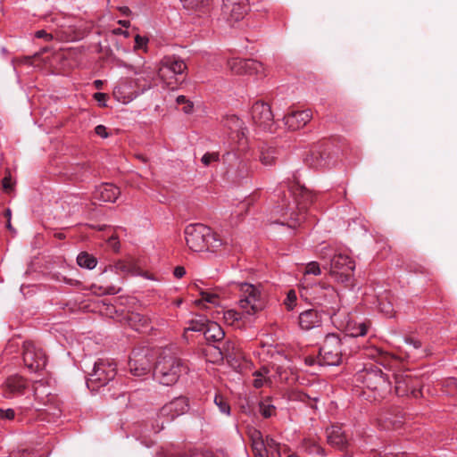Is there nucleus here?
<instances>
[{
    "label": "nucleus",
    "instance_id": "30",
    "mask_svg": "<svg viewBox=\"0 0 457 457\" xmlns=\"http://www.w3.org/2000/svg\"><path fill=\"white\" fill-rule=\"evenodd\" d=\"M306 162L312 168L320 169L328 165V155L320 151H312L306 158Z\"/></svg>",
    "mask_w": 457,
    "mask_h": 457
},
{
    "label": "nucleus",
    "instance_id": "58",
    "mask_svg": "<svg viewBox=\"0 0 457 457\" xmlns=\"http://www.w3.org/2000/svg\"><path fill=\"white\" fill-rule=\"evenodd\" d=\"M174 457H201L196 452L189 451L184 453H178Z\"/></svg>",
    "mask_w": 457,
    "mask_h": 457
},
{
    "label": "nucleus",
    "instance_id": "21",
    "mask_svg": "<svg viewBox=\"0 0 457 457\" xmlns=\"http://www.w3.org/2000/svg\"><path fill=\"white\" fill-rule=\"evenodd\" d=\"M120 195V190L112 183H103L96 187L94 198L101 202L113 203Z\"/></svg>",
    "mask_w": 457,
    "mask_h": 457
},
{
    "label": "nucleus",
    "instance_id": "52",
    "mask_svg": "<svg viewBox=\"0 0 457 457\" xmlns=\"http://www.w3.org/2000/svg\"><path fill=\"white\" fill-rule=\"evenodd\" d=\"M95 132L97 136L101 137L102 138H106L109 136L108 132H107V129L104 125H97L95 128Z\"/></svg>",
    "mask_w": 457,
    "mask_h": 457
},
{
    "label": "nucleus",
    "instance_id": "19",
    "mask_svg": "<svg viewBox=\"0 0 457 457\" xmlns=\"http://www.w3.org/2000/svg\"><path fill=\"white\" fill-rule=\"evenodd\" d=\"M312 118L310 109L302 111H291L284 116V123L290 130H297L303 128Z\"/></svg>",
    "mask_w": 457,
    "mask_h": 457
},
{
    "label": "nucleus",
    "instance_id": "27",
    "mask_svg": "<svg viewBox=\"0 0 457 457\" xmlns=\"http://www.w3.org/2000/svg\"><path fill=\"white\" fill-rule=\"evenodd\" d=\"M126 322L131 328L139 332H145L151 328L150 319L139 312L128 313Z\"/></svg>",
    "mask_w": 457,
    "mask_h": 457
},
{
    "label": "nucleus",
    "instance_id": "41",
    "mask_svg": "<svg viewBox=\"0 0 457 457\" xmlns=\"http://www.w3.org/2000/svg\"><path fill=\"white\" fill-rule=\"evenodd\" d=\"M243 122L236 116H230L227 119L225 126L231 131H238L242 129Z\"/></svg>",
    "mask_w": 457,
    "mask_h": 457
},
{
    "label": "nucleus",
    "instance_id": "8",
    "mask_svg": "<svg viewBox=\"0 0 457 457\" xmlns=\"http://www.w3.org/2000/svg\"><path fill=\"white\" fill-rule=\"evenodd\" d=\"M252 448L255 457H280L279 445L270 436L265 438L259 430L250 433Z\"/></svg>",
    "mask_w": 457,
    "mask_h": 457
},
{
    "label": "nucleus",
    "instance_id": "12",
    "mask_svg": "<svg viewBox=\"0 0 457 457\" xmlns=\"http://www.w3.org/2000/svg\"><path fill=\"white\" fill-rule=\"evenodd\" d=\"M23 361L30 371L36 372L46 366V356L33 343L26 342L23 345Z\"/></svg>",
    "mask_w": 457,
    "mask_h": 457
},
{
    "label": "nucleus",
    "instance_id": "1",
    "mask_svg": "<svg viewBox=\"0 0 457 457\" xmlns=\"http://www.w3.org/2000/svg\"><path fill=\"white\" fill-rule=\"evenodd\" d=\"M184 234L187 245L194 252H214L232 241L229 237L220 236L201 223L187 225Z\"/></svg>",
    "mask_w": 457,
    "mask_h": 457
},
{
    "label": "nucleus",
    "instance_id": "43",
    "mask_svg": "<svg viewBox=\"0 0 457 457\" xmlns=\"http://www.w3.org/2000/svg\"><path fill=\"white\" fill-rule=\"evenodd\" d=\"M184 7L187 9H196L204 4H207L209 0H180Z\"/></svg>",
    "mask_w": 457,
    "mask_h": 457
},
{
    "label": "nucleus",
    "instance_id": "24",
    "mask_svg": "<svg viewBox=\"0 0 457 457\" xmlns=\"http://www.w3.org/2000/svg\"><path fill=\"white\" fill-rule=\"evenodd\" d=\"M109 269L123 276H136L139 274V268L136 261L131 257L117 261L113 265H111Z\"/></svg>",
    "mask_w": 457,
    "mask_h": 457
},
{
    "label": "nucleus",
    "instance_id": "46",
    "mask_svg": "<svg viewBox=\"0 0 457 457\" xmlns=\"http://www.w3.org/2000/svg\"><path fill=\"white\" fill-rule=\"evenodd\" d=\"M295 301H296V295H295V292L294 290H290L288 293H287V299L285 301V304L287 308V310H293L295 305Z\"/></svg>",
    "mask_w": 457,
    "mask_h": 457
},
{
    "label": "nucleus",
    "instance_id": "23",
    "mask_svg": "<svg viewBox=\"0 0 457 457\" xmlns=\"http://www.w3.org/2000/svg\"><path fill=\"white\" fill-rule=\"evenodd\" d=\"M223 320L227 325L236 328H240L245 327L246 324L251 323L253 320V318L247 317L245 312L241 313L234 309H229L223 312Z\"/></svg>",
    "mask_w": 457,
    "mask_h": 457
},
{
    "label": "nucleus",
    "instance_id": "2",
    "mask_svg": "<svg viewBox=\"0 0 457 457\" xmlns=\"http://www.w3.org/2000/svg\"><path fill=\"white\" fill-rule=\"evenodd\" d=\"M188 371L187 363L170 348H165L160 353L155 363L154 378L160 384L170 386L175 385Z\"/></svg>",
    "mask_w": 457,
    "mask_h": 457
},
{
    "label": "nucleus",
    "instance_id": "39",
    "mask_svg": "<svg viewBox=\"0 0 457 457\" xmlns=\"http://www.w3.org/2000/svg\"><path fill=\"white\" fill-rule=\"evenodd\" d=\"M213 402L222 414H225L227 416L230 415V405L223 395H216L214 396Z\"/></svg>",
    "mask_w": 457,
    "mask_h": 457
},
{
    "label": "nucleus",
    "instance_id": "7",
    "mask_svg": "<svg viewBox=\"0 0 457 457\" xmlns=\"http://www.w3.org/2000/svg\"><path fill=\"white\" fill-rule=\"evenodd\" d=\"M187 70L185 62L177 56H165L161 61L158 76L161 80L170 88L178 83L177 76L183 74Z\"/></svg>",
    "mask_w": 457,
    "mask_h": 457
},
{
    "label": "nucleus",
    "instance_id": "10",
    "mask_svg": "<svg viewBox=\"0 0 457 457\" xmlns=\"http://www.w3.org/2000/svg\"><path fill=\"white\" fill-rule=\"evenodd\" d=\"M354 268V261L345 253H336L330 261V274L342 282L349 279Z\"/></svg>",
    "mask_w": 457,
    "mask_h": 457
},
{
    "label": "nucleus",
    "instance_id": "16",
    "mask_svg": "<svg viewBox=\"0 0 457 457\" xmlns=\"http://www.w3.org/2000/svg\"><path fill=\"white\" fill-rule=\"evenodd\" d=\"M23 59L26 63L48 70L52 73L55 72L57 59L54 52L47 47L43 48L41 52L33 56H25Z\"/></svg>",
    "mask_w": 457,
    "mask_h": 457
},
{
    "label": "nucleus",
    "instance_id": "29",
    "mask_svg": "<svg viewBox=\"0 0 457 457\" xmlns=\"http://www.w3.org/2000/svg\"><path fill=\"white\" fill-rule=\"evenodd\" d=\"M278 151L276 147L262 145L260 147L259 161L266 167L273 166L278 159Z\"/></svg>",
    "mask_w": 457,
    "mask_h": 457
},
{
    "label": "nucleus",
    "instance_id": "26",
    "mask_svg": "<svg viewBox=\"0 0 457 457\" xmlns=\"http://www.w3.org/2000/svg\"><path fill=\"white\" fill-rule=\"evenodd\" d=\"M395 394L398 396L408 395L409 394L412 395L414 397H418L420 394V391H417L413 386V380L408 376H396L395 378Z\"/></svg>",
    "mask_w": 457,
    "mask_h": 457
},
{
    "label": "nucleus",
    "instance_id": "11",
    "mask_svg": "<svg viewBox=\"0 0 457 457\" xmlns=\"http://www.w3.org/2000/svg\"><path fill=\"white\" fill-rule=\"evenodd\" d=\"M299 193L293 192L295 195V200L296 204V207L298 209V212L295 211H291L289 213V220H291V224L289 227H296L300 225V223L305 220V211L307 205L312 202L313 195L312 194L303 187H299Z\"/></svg>",
    "mask_w": 457,
    "mask_h": 457
},
{
    "label": "nucleus",
    "instance_id": "18",
    "mask_svg": "<svg viewBox=\"0 0 457 457\" xmlns=\"http://www.w3.org/2000/svg\"><path fill=\"white\" fill-rule=\"evenodd\" d=\"M189 410L188 399L184 396L174 398L166 403L160 411L162 417H167L170 420L185 414Z\"/></svg>",
    "mask_w": 457,
    "mask_h": 457
},
{
    "label": "nucleus",
    "instance_id": "57",
    "mask_svg": "<svg viewBox=\"0 0 457 457\" xmlns=\"http://www.w3.org/2000/svg\"><path fill=\"white\" fill-rule=\"evenodd\" d=\"M276 212H282V215H287V212L291 210L288 205H287L286 204H283L282 205H278L276 207Z\"/></svg>",
    "mask_w": 457,
    "mask_h": 457
},
{
    "label": "nucleus",
    "instance_id": "42",
    "mask_svg": "<svg viewBox=\"0 0 457 457\" xmlns=\"http://www.w3.org/2000/svg\"><path fill=\"white\" fill-rule=\"evenodd\" d=\"M303 273L304 275L319 276L321 273L319 263L317 262H311L307 263Z\"/></svg>",
    "mask_w": 457,
    "mask_h": 457
},
{
    "label": "nucleus",
    "instance_id": "53",
    "mask_svg": "<svg viewBox=\"0 0 457 457\" xmlns=\"http://www.w3.org/2000/svg\"><path fill=\"white\" fill-rule=\"evenodd\" d=\"M94 99L99 103L101 106H106L107 95L104 93H95Z\"/></svg>",
    "mask_w": 457,
    "mask_h": 457
},
{
    "label": "nucleus",
    "instance_id": "59",
    "mask_svg": "<svg viewBox=\"0 0 457 457\" xmlns=\"http://www.w3.org/2000/svg\"><path fill=\"white\" fill-rule=\"evenodd\" d=\"M36 37L38 38L46 37V39H52L53 36L51 34L46 33L45 30H38L36 32Z\"/></svg>",
    "mask_w": 457,
    "mask_h": 457
},
{
    "label": "nucleus",
    "instance_id": "35",
    "mask_svg": "<svg viewBox=\"0 0 457 457\" xmlns=\"http://www.w3.org/2000/svg\"><path fill=\"white\" fill-rule=\"evenodd\" d=\"M135 74L139 76L138 78L134 79V82H137V84H136L137 89H139L141 92H144L151 87L153 80V75L151 72L143 71H135Z\"/></svg>",
    "mask_w": 457,
    "mask_h": 457
},
{
    "label": "nucleus",
    "instance_id": "56",
    "mask_svg": "<svg viewBox=\"0 0 457 457\" xmlns=\"http://www.w3.org/2000/svg\"><path fill=\"white\" fill-rule=\"evenodd\" d=\"M2 183H3V187L4 188L5 191L12 190V186L10 178H7V177L4 178Z\"/></svg>",
    "mask_w": 457,
    "mask_h": 457
},
{
    "label": "nucleus",
    "instance_id": "15",
    "mask_svg": "<svg viewBox=\"0 0 457 457\" xmlns=\"http://www.w3.org/2000/svg\"><path fill=\"white\" fill-rule=\"evenodd\" d=\"M248 9V0H223L222 12L229 22L244 19Z\"/></svg>",
    "mask_w": 457,
    "mask_h": 457
},
{
    "label": "nucleus",
    "instance_id": "44",
    "mask_svg": "<svg viewBox=\"0 0 457 457\" xmlns=\"http://www.w3.org/2000/svg\"><path fill=\"white\" fill-rule=\"evenodd\" d=\"M219 161L218 153H206L203 155L201 162L204 166H209L212 162Z\"/></svg>",
    "mask_w": 457,
    "mask_h": 457
},
{
    "label": "nucleus",
    "instance_id": "62",
    "mask_svg": "<svg viewBox=\"0 0 457 457\" xmlns=\"http://www.w3.org/2000/svg\"><path fill=\"white\" fill-rule=\"evenodd\" d=\"M42 385H43V383H42L41 380L35 381L33 386H34V392H35L36 395H37V393H38L39 386H42Z\"/></svg>",
    "mask_w": 457,
    "mask_h": 457
},
{
    "label": "nucleus",
    "instance_id": "64",
    "mask_svg": "<svg viewBox=\"0 0 457 457\" xmlns=\"http://www.w3.org/2000/svg\"><path fill=\"white\" fill-rule=\"evenodd\" d=\"M391 425H392V427H395V424H393L391 421H390V424H387V419H386L385 424L381 425V427L384 429H389Z\"/></svg>",
    "mask_w": 457,
    "mask_h": 457
},
{
    "label": "nucleus",
    "instance_id": "4",
    "mask_svg": "<svg viewBox=\"0 0 457 457\" xmlns=\"http://www.w3.org/2000/svg\"><path fill=\"white\" fill-rule=\"evenodd\" d=\"M357 380H361L367 388L377 392L378 397L385 398L391 393L388 378L377 367L365 368L358 373Z\"/></svg>",
    "mask_w": 457,
    "mask_h": 457
},
{
    "label": "nucleus",
    "instance_id": "50",
    "mask_svg": "<svg viewBox=\"0 0 457 457\" xmlns=\"http://www.w3.org/2000/svg\"><path fill=\"white\" fill-rule=\"evenodd\" d=\"M379 309L382 312L385 313L386 317H392L394 314V308L391 303H379Z\"/></svg>",
    "mask_w": 457,
    "mask_h": 457
},
{
    "label": "nucleus",
    "instance_id": "28",
    "mask_svg": "<svg viewBox=\"0 0 457 457\" xmlns=\"http://www.w3.org/2000/svg\"><path fill=\"white\" fill-rule=\"evenodd\" d=\"M27 387L26 380L20 376H12L5 382V395L12 397L23 394Z\"/></svg>",
    "mask_w": 457,
    "mask_h": 457
},
{
    "label": "nucleus",
    "instance_id": "22",
    "mask_svg": "<svg viewBox=\"0 0 457 457\" xmlns=\"http://www.w3.org/2000/svg\"><path fill=\"white\" fill-rule=\"evenodd\" d=\"M327 440L328 443L339 450H344L348 445V439L342 428L337 425H333L327 428Z\"/></svg>",
    "mask_w": 457,
    "mask_h": 457
},
{
    "label": "nucleus",
    "instance_id": "45",
    "mask_svg": "<svg viewBox=\"0 0 457 457\" xmlns=\"http://www.w3.org/2000/svg\"><path fill=\"white\" fill-rule=\"evenodd\" d=\"M148 38L146 37H142L140 35H136L135 37V49H145L146 50Z\"/></svg>",
    "mask_w": 457,
    "mask_h": 457
},
{
    "label": "nucleus",
    "instance_id": "6",
    "mask_svg": "<svg viewBox=\"0 0 457 457\" xmlns=\"http://www.w3.org/2000/svg\"><path fill=\"white\" fill-rule=\"evenodd\" d=\"M115 376V364L104 360H99L95 362L92 371L88 374L87 386L92 391L97 390L101 386H106Z\"/></svg>",
    "mask_w": 457,
    "mask_h": 457
},
{
    "label": "nucleus",
    "instance_id": "34",
    "mask_svg": "<svg viewBox=\"0 0 457 457\" xmlns=\"http://www.w3.org/2000/svg\"><path fill=\"white\" fill-rule=\"evenodd\" d=\"M269 372L270 370L267 367H262L260 370L253 373L255 378L253 379V385L255 388H261L264 386L271 384Z\"/></svg>",
    "mask_w": 457,
    "mask_h": 457
},
{
    "label": "nucleus",
    "instance_id": "32",
    "mask_svg": "<svg viewBox=\"0 0 457 457\" xmlns=\"http://www.w3.org/2000/svg\"><path fill=\"white\" fill-rule=\"evenodd\" d=\"M369 325L365 322L350 320L346 324V333L352 337H363L367 334Z\"/></svg>",
    "mask_w": 457,
    "mask_h": 457
},
{
    "label": "nucleus",
    "instance_id": "3",
    "mask_svg": "<svg viewBox=\"0 0 457 457\" xmlns=\"http://www.w3.org/2000/svg\"><path fill=\"white\" fill-rule=\"evenodd\" d=\"M234 285L238 291V306L247 317L253 318L256 313L264 309L265 295L261 285L247 282H238Z\"/></svg>",
    "mask_w": 457,
    "mask_h": 457
},
{
    "label": "nucleus",
    "instance_id": "5",
    "mask_svg": "<svg viewBox=\"0 0 457 457\" xmlns=\"http://www.w3.org/2000/svg\"><path fill=\"white\" fill-rule=\"evenodd\" d=\"M343 342L336 334H328L319 352V365L337 366L342 361Z\"/></svg>",
    "mask_w": 457,
    "mask_h": 457
},
{
    "label": "nucleus",
    "instance_id": "49",
    "mask_svg": "<svg viewBox=\"0 0 457 457\" xmlns=\"http://www.w3.org/2000/svg\"><path fill=\"white\" fill-rule=\"evenodd\" d=\"M404 341L407 345H409L410 347H411L414 350L420 349L422 345L421 342L417 338L405 337Z\"/></svg>",
    "mask_w": 457,
    "mask_h": 457
},
{
    "label": "nucleus",
    "instance_id": "61",
    "mask_svg": "<svg viewBox=\"0 0 457 457\" xmlns=\"http://www.w3.org/2000/svg\"><path fill=\"white\" fill-rule=\"evenodd\" d=\"M189 100L187 99V97L185 96H179L176 99V102L178 104H185L188 102Z\"/></svg>",
    "mask_w": 457,
    "mask_h": 457
},
{
    "label": "nucleus",
    "instance_id": "47",
    "mask_svg": "<svg viewBox=\"0 0 457 457\" xmlns=\"http://www.w3.org/2000/svg\"><path fill=\"white\" fill-rule=\"evenodd\" d=\"M107 244L114 252L120 251V244L117 236L112 235L107 240Z\"/></svg>",
    "mask_w": 457,
    "mask_h": 457
},
{
    "label": "nucleus",
    "instance_id": "55",
    "mask_svg": "<svg viewBox=\"0 0 457 457\" xmlns=\"http://www.w3.org/2000/svg\"><path fill=\"white\" fill-rule=\"evenodd\" d=\"M304 362L308 366H313L316 363L319 364V355L317 357L307 356L304 358Z\"/></svg>",
    "mask_w": 457,
    "mask_h": 457
},
{
    "label": "nucleus",
    "instance_id": "20",
    "mask_svg": "<svg viewBox=\"0 0 457 457\" xmlns=\"http://www.w3.org/2000/svg\"><path fill=\"white\" fill-rule=\"evenodd\" d=\"M312 290L314 293L313 300L320 305L328 306L338 298V294L330 286H316Z\"/></svg>",
    "mask_w": 457,
    "mask_h": 457
},
{
    "label": "nucleus",
    "instance_id": "54",
    "mask_svg": "<svg viewBox=\"0 0 457 457\" xmlns=\"http://www.w3.org/2000/svg\"><path fill=\"white\" fill-rule=\"evenodd\" d=\"M173 274L174 276L177 278H181L184 277V275L186 274V270L184 267L182 266H177L175 269H174V271H173Z\"/></svg>",
    "mask_w": 457,
    "mask_h": 457
},
{
    "label": "nucleus",
    "instance_id": "9",
    "mask_svg": "<svg viewBox=\"0 0 457 457\" xmlns=\"http://www.w3.org/2000/svg\"><path fill=\"white\" fill-rule=\"evenodd\" d=\"M227 66L231 73L236 75H265L263 64L253 59L231 58L228 60Z\"/></svg>",
    "mask_w": 457,
    "mask_h": 457
},
{
    "label": "nucleus",
    "instance_id": "40",
    "mask_svg": "<svg viewBox=\"0 0 457 457\" xmlns=\"http://www.w3.org/2000/svg\"><path fill=\"white\" fill-rule=\"evenodd\" d=\"M260 412L264 418H270L274 415L275 407L268 401L262 402L260 403Z\"/></svg>",
    "mask_w": 457,
    "mask_h": 457
},
{
    "label": "nucleus",
    "instance_id": "38",
    "mask_svg": "<svg viewBox=\"0 0 457 457\" xmlns=\"http://www.w3.org/2000/svg\"><path fill=\"white\" fill-rule=\"evenodd\" d=\"M65 205H67L68 208L62 215L65 218L71 216L79 211L78 199L75 196H69L66 200L62 201V208L63 211L65 210Z\"/></svg>",
    "mask_w": 457,
    "mask_h": 457
},
{
    "label": "nucleus",
    "instance_id": "51",
    "mask_svg": "<svg viewBox=\"0 0 457 457\" xmlns=\"http://www.w3.org/2000/svg\"><path fill=\"white\" fill-rule=\"evenodd\" d=\"M14 411L12 409L3 410L0 409V419L12 420L14 418Z\"/></svg>",
    "mask_w": 457,
    "mask_h": 457
},
{
    "label": "nucleus",
    "instance_id": "63",
    "mask_svg": "<svg viewBox=\"0 0 457 457\" xmlns=\"http://www.w3.org/2000/svg\"><path fill=\"white\" fill-rule=\"evenodd\" d=\"M117 292L114 287H108L104 290L103 294H115Z\"/></svg>",
    "mask_w": 457,
    "mask_h": 457
},
{
    "label": "nucleus",
    "instance_id": "48",
    "mask_svg": "<svg viewBox=\"0 0 457 457\" xmlns=\"http://www.w3.org/2000/svg\"><path fill=\"white\" fill-rule=\"evenodd\" d=\"M385 353L381 350V349H378V348H371L369 350V353H367L366 354L373 359L376 360V361H379L380 358L383 356Z\"/></svg>",
    "mask_w": 457,
    "mask_h": 457
},
{
    "label": "nucleus",
    "instance_id": "36",
    "mask_svg": "<svg viewBox=\"0 0 457 457\" xmlns=\"http://www.w3.org/2000/svg\"><path fill=\"white\" fill-rule=\"evenodd\" d=\"M77 263L81 268L92 270L96 266L97 259L87 252H82L77 257Z\"/></svg>",
    "mask_w": 457,
    "mask_h": 457
},
{
    "label": "nucleus",
    "instance_id": "31",
    "mask_svg": "<svg viewBox=\"0 0 457 457\" xmlns=\"http://www.w3.org/2000/svg\"><path fill=\"white\" fill-rule=\"evenodd\" d=\"M199 295H201L200 299L195 301V303L199 307L207 308L206 304H213L217 305L220 303V298L218 295L212 291L204 290L202 288H198Z\"/></svg>",
    "mask_w": 457,
    "mask_h": 457
},
{
    "label": "nucleus",
    "instance_id": "37",
    "mask_svg": "<svg viewBox=\"0 0 457 457\" xmlns=\"http://www.w3.org/2000/svg\"><path fill=\"white\" fill-rule=\"evenodd\" d=\"M209 321L204 316H199L196 319H193L189 321V326L186 328L187 330L195 331V332H204L206 330Z\"/></svg>",
    "mask_w": 457,
    "mask_h": 457
},
{
    "label": "nucleus",
    "instance_id": "25",
    "mask_svg": "<svg viewBox=\"0 0 457 457\" xmlns=\"http://www.w3.org/2000/svg\"><path fill=\"white\" fill-rule=\"evenodd\" d=\"M321 321V314L313 309L304 311L299 315V326L304 330L320 326Z\"/></svg>",
    "mask_w": 457,
    "mask_h": 457
},
{
    "label": "nucleus",
    "instance_id": "13",
    "mask_svg": "<svg viewBox=\"0 0 457 457\" xmlns=\"http://www.w3.org/2000/svg\"><path fill=\"white\" fill-rule=\"evenodd\" d=\"M151 363L152 360L148 350L133 351L129 358V367L134 376L141 377L150 372Z\"/></svg>",
    "mask_w": 457,
    "mask_h": 457
},
{
    "label": "nucleus",
    "instance_id": "14",
    "mask_svg": "<svg viewBox=\"0 0 457 457\" xmlns=\"http://www.w3.org/2000/svg\"><path fill=\"white\" fill-rule=\"evenodd\" d=\"M132 79H123L113 89V97L122 104H129L142 93Z\"/></svg>",
    "mask_w": 457,
    "mask_h": 457
},
{
    "label": "nucleus",
    "instance_id": "60",
    "mask_svg": "<svg viewBox=\"0 0 457 457\" xmlns=\"http://www.w3.org/2000/svg\"><path fill=\"white\" fill-rule=\"evenodd\" d=\"M194 105L191 101H188L187 104L183 106V111L185 113H191L193 111Z\"/></svg>",
    "mask_w": 457,
    "mask_h": 457
},
{
    "label": "nucleus",
    "instance_id": "33",
    "mask_svg": "<svg viewBox=\"0 0 457 457\" xmlns=\"http://www.w3.org/2000/svg\"><path fill=\"white\" fill-rule=\"evenodd\" d=\"M224 336L225 333L223 329L215 322H210L204 331V337L208 341L220 342L224 338Z\"/></svg>",
    "mask_w": 457,
    "mask_h": 457
},
{
    "label": "nucleus",
    "instance_id": "17",
    "mask_svg": "<svg viewBox=\"0 0 457 457\" xmlns=\"http://www.w3.org/2000/svg\"><path fill=\"white\" fill-rule=\"evenodd\" d=\"M253 122L264 129H270L273 124V113L270 106L262 101L255 102L251 110Z\"/></svg>",
    "mask_w": 457,
    "mask_h": 457
}]
</instances>
